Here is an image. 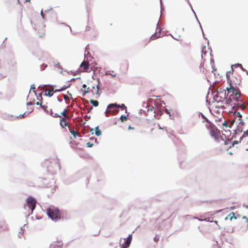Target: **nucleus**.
I'll use <instances>...</instances> for the list:
<instances>
[{
    "label": "nucleus",
    "mask_w": 248,
    "mask_h": 248,
    "mask_svg": "<svg viewBox=\"0 0 248 248\" xmlns=\"http://www.w3.org/2000/svg\"><path fill=\"white\" fill-rule=\"evenodd\" d=\"M67 88V87L64 86L59 89H56L54 91V88L52 86L50 87L48 89H46L45 91V95L46 96H51L53 95L54 92H61L65 90Z\"/></svg>",
    "instance_id": "0eeeda50"
},
{
    "label": "nucleus",
    "mask_w": 248,
    "mask_h": 248,
    "mask_svg": "<svg viewBox=\"0 0 248 248\" xmlns=\"http://www.w3.org/2000/svg\"><path fill=\"white\" fill-rule=\"evenodd\" d=\"M237 123H238V129H241L243 126H244L245 123L244 121L240 118H238V120L236 121Z\"/></svg>",
    "instance_id": "dca6fc26"
},
{
    "label": "nucleus",
    "mask_w": 248,
    "mask_h": 248,
    "mask_svg": "<svg viewBox=\"0 0 248 248\" xmlns=\"http://www.w3.org/2000/svg\"><path fill=\"white\" fill-rule=\"evenodd\" d=\"M22 9L21 7H19V12H18V19H19V22L20 23L21 22V20H22Z\"/></svg>",
    "instance_id": "a211bd4d"
},
{
    "label": "nucleus",
    "mask_w": 248,
    "mask_h": 248,
    "mask_svg": "<svg viewBox=\"0 0 248 248\" xmlns=\"http://www.w3.org/2000/svg\"><path fill=\"white\" fill-rule=\"evenodd\" d=\"M62 245V242H59V245H51L50 246V248H55L56 246H61Z\"/></svg>",
    "instance_id": "cd10ccee"
},
{
    "label": "nucleus",
    "mask_w": 248,
    "mask_h": 248,
    "mask_svg": "<svg viewBox=\"0 0 248 248\" xmlns=\"http://www.w3.org/2000/svg\"><path fill=\"white\" fill-rule=\"evenodd\" d=\"M61 115L64 116L63 118L70 119V116L68 113V109L67 108L64 109V110L61 113Z\"/></svg>",
    "instance_id": "2eb2a0df"
},
{
    "label": "nucleus",
    "mask_w": 248,
    "mask_h": 248,
    "mask_svg": "<svg viewBox=\"0 0 248 248\" xmlns=\"http://www.w3.org/2000/svg\"><path fill=\"white\" fill-rule=\"evenodd\" d=\"M90 102L95 107L98 106L99 104V103L97 100H91Z\"/></svg>",
    "instance_id": "b1692460"
},
{
    "label": "nucleus",
    "mask_w": 248,
    "mask_h": 248,
    "mask_svg": "<svg viewBox=\"0 0 248 248\" xmlns=\"http://www.w3.org/2000/svg\"><path fill=\"white\" fill-rule=\"evenodd\" d=\"M226 89L227 91L226 97H225L226 92L224 94V97H223L221 96L223 93L221 92H217L215 100L219 102L221 101V99L219 98L218 99V98H222L223 99L225 98V106L223 105L221 107L224 108H228L229 111H230L231 110L229 109V108L234 109L235 107L236 103L241 101V94L239 88H228V87H227Z\"/></svg>",
    "instance_id": "f257e3e1"
},
{
    "label": "nucleus",
    "mask_w": 248,
    "mask_h": 248,
    "mask_svg": "<svg viewBox=\"0 0 248 248\" xmlns=\"http://www.w3.org/2000/svg\"><path fill=\"white\" fill-rule=\"evenodd\" d=\"M127 119V116H121L120 117V120L122 122H124L125 121H126Z\"/></svg>",
    "instance_id": "a878e982"
},
{
    "label": "nucleus",
    "mask_w": 248,
    "mask_h": 248,
    "mask_svg": "<svg viewBox=\"0 0 248 248\" xmlns=\"http://www.w3.org/2000/svg\"><path fill=\"white\" fill-rule=\"evenodd\" d=\"M87 144L88 146V147H92V146L93 145V144L91 143L90 142H89L88 143H87Z\"/></svg>",
    "instance_id": "2f4dec72"
},
{
    "label": "nucleus",
    "mask_w": 248,
    "mask_h": 248,
    "mask_svg": "<svg viewBox=\"0 0 248 248\" xmlns=\"http://www.w3.org/2000/svg\"><path fill=\"white\" fill-rule=\"evenodd\" d=\"M158 129H162V128L160 126L159 124H154L153 127L152 128H151V133H153L154 130H157Z\"/></svg>",
    "instance_id": "f3484780"
},
{
    "label": "nucleus",
    "mask_w": 248,
    "mask_h": 248,
    "mask_svg": "<svg viewBox=\"0 0 248 248\" xmlns=\"http://www.w3.org/2000/svg\"><path fill=\"white\" fill-rule=\"evenodd\" d=\"M101 133H102V132L99 129V127L98 126H96L95 127V134L97 136H99L101 135Z\"/></svg>",
    "instance_id": "5701e85b"
},
{
    "label": "nucleus",
    "mask_w": 248,
    "mask_h": 248,
    "mask_svg": "<svg viewBox=\"0 0 248 248\" xmlns=\"http://www.w3.org/2000/svg\"><path fill=\"white\" fill-rule=\"evenodd\" d=\"M91 132H92V134H93V128L91 129Z\"/></svg>",
    "instance_id": "ea45409f"
},
{
    "label": "nucleus",
    "mask_w": 248,
    "mask_h": 248,
    "mask_svg": "<svg viewBox=\"0 0 248 248\" xmlns=\"http://www.w3.org/2000/svg\"><path fill=\"white\" fill-rule=\"evenodd\" d=\"M233 72V69L232 67L231 70L227 72L226 77L227 78V79H229L231 78V76L232 75Z\"/></svg>",
    "instance_id": "aec40b11"
},
{
    "label": "nucleus",
    "mask_w": 248,
    "mask_h": 248,
    "mask_svg": "<svg viewBox=\"0 0 248 248\" xmlns=\"http://www.w3.org/2000/svg\"><path fill=\"white\" fill-rule=\"evenodd\" d=\"M238 108H240L242 110H244L246 108V106L242 104V100L236 103L235 107L233 110H237ZM231 110L232 111L233 109H231Z\"/></svg>",
    "instance_id": "f8f14e48"
},
{
    "label": "nucleus",
    "mask_w": 248,
    "mask_h": 248,
    "mask_svg": "<svg viewBox=\"0 0 248 248\" xmlns=\"http://www.w3.org/2000/svg\"><path fill=\"white\" fill-rule=\"evenodd\" d=\"M160 31L161 30L159 29L158 31H156L155 33H154L153 35L151 36L150 39L152 40H154L159 38L161 34Z\"/></svg>",
    "instance_id": "4468645a"
},
{
    "label": "nucleus",
    "mask_w": 248,
    "mask_h": 248,
    "mask_svg": "<svg viewBox=\"0 0 248 248\" xmlns=\"http://www.w3.org/2000/svg\"><path fill=\"white\" fill-rule=\"evenodd\" d=\"M228 81L230 85L228 88H239L238 86L240 85L241 80L235 76H232L230 79H228Z\"/></svg>",
    "instance_id": "423d86ee"
},
{
    "label": "nucleus",
    "mask_w": 248,
    "mask_h": 248,
    "mask_svg": "<svg viewBox=\"0 0 248 248\" xmlns=\"http://www.w3.org/2000/svg\"><path fill=\"white\" fill-rule=\"evenodd\" d=\"M51 115L52 117H55V118H57V117H60V118H62V117H61V116L60 114H58V113H54V115H53V114H52V115Z\"/></svg>",
    "instance_id": "c85d7f7f"
},
{
    "label": "nucleus",
    "mask_w": 248,
    "mask_h": 248,
    "mask_svg": "<svg viewBox=\"0 0 248 248\" xmlns=\"http://www.w3.org/2000/svg\"><path fill=\"white\" fill-rule=\"evenodd\" d=\"M203 72L205 74H207V70H203Z\"/></svg>",
    "instance_id": "4c0bfd02"
},
{
    "label": "nucleus",
    "mask_w": 248,
    "mask_h": 248,
    "mask_svg": "<svg viewBox=\"0 0 248 248\" xmlns=\"http://www.w3.org/2000/svg\"><path fill=\"white\" fill-rule=\"evenodd\" d=\"M26 201L28 206L31 210V212H32L36 207V200L31 197H29Z\"/></svg>",
    "instance_id": "6e6552de"
},
{
    "label": "nucleus",
    "mask_w": 248,
    "mask_h": 248,
    "mask_svg": "<svg viewBox=\"0 0 248 248\" xmlns=\"http://www.w3.org/2000/svg\"><path fill=\"white\" fill-rule=\"evenodd\" d=\"M159 237L157 235H156L154 238V241L155 242H158V241L159 240Z\"/></svg>",
    "instance_id": "c756f323"
},
{
    "label": "nucleus",
    "mask_w": 248,
    "mask_h": 248,
    "mask_svg": "<svg viewBox=\"0 0 248 248\" xmlns=\"http://www.w3.org/2000/svg\"><path fill=\"white\" fill-rule=\"evenodd\" d=\"M247 151H248V148L247 149Z\"/></svg>",
    "instance_id": "864d4df0"
},
{
    "label": "nucleus",
    "mask_w": 248,
    "mask_h": 248,
    "mask_svg": "<svg viewBox=\"0 0 248 248\" xmlns=\"http://www.w3.org/2000/svg\"><path fill=\"white\" fill-rule=\"evenodd\" d=\"M205 46H204L203 49H205ZM202 53H204V55L206 54V52H205V50H204L203 49L202 50Z\"/></svg>",
    "instance_id": "72a5a7b5"
},
{
    "label": "nucleus",
    "mask_w": 248,
    "mask_h": 248,
    "mask_svg": "<svg viewBox=\"0 0 248 248\" xmlns=\"http://www.w3.org/2000/svg\"><path fill=\"white\" fill-rule=\"evenodd\" d=\"M120 107V106L119 105H117L116 103L109 104L106 110V116L108 117L110 114L117 113L119 111Z\"/></svg>",
    "instance_id": "39448f33"
},
{
    "label": "nucleus",
    "mask_w": 248,
    "mask_h": 248,
    "mask_svg": "<svg viewBox=\"0 0 248 248\" xmlns=\"http://www.w3.org/2000/svg\"><path fill=\"white\" fill-rule=\"evenodd\" d=\"M44 34H45L43 33L42 34L39 35V37H41L43 36L44 35Z\"/></svg>",
    "instance_id": "e433bc0d"
},
{
    "label": "nucleus",
    "mask_w": 248,
    "mask_h": 248,
    "mask_svg": "<svg viewBox=\"0 0 248 248\" xmlns=\"http://www.w3.org/2000/svg\"><path fill=\"white\" fill-rule=\"evenodd\" d=\"M222 144L224 145L225 146V147L223 148V149L224 150H228V147L227 146V145L229 144V143H231V141H226L224 140H222Z\"/></svg>",
    "instance_id": "412c9836"
},
{
    "label": "nucleus",
    "mask_w": 248,
    "mask_h": 248,
    "mask_svg": "<svg viewBox=\"0 0 248 248\" xmlns=\"http://www.w3.org/2000/svg\"><path fill=\"white\" fill-rule=\"evenodd\" d=\"M81 90L83 93V95H85L88 93H91L93 96H95V97H97L99 96L98 85L87 87L86 85L83 84Z\"/></svg>",
    "instance_id": "f03ea898"
},
{
    "label": "nucleus",
    "mask_w": 248,
    "mask_h": 248,
    "mask_svg": "<svg viewBox=\"0 0 248 248\" xmlns=\"http://www.w3.org/2000/svg\"><path fill=\"white\" fill-rule=\"evenodd\" d=\"M80 67L82 72H89L92 70V68L90 67V65L87 61H83L81 63Z\"/></svg>",
    "instance_id": "1a4fd4ad"
},
{
    "label": "nucleus",
    "mask_w": 248,
    "mask_h": 248,
    "mask_svg": "<svg viewBox=\"0 0 248 248\" xmlns=\"http://www.w3.org/2000/svg\"><path fill=\"white\" fill-rule=\"evenodd\" d=\"M234 143H237V141H234V142H233V144H234Z\"/></svg>",
    "instance_id": "49530a36"
},
{
    "label": "nucleus",
    "mask_w": 248,
    "mask_h": 248,
    "mask_svg": "<svg viewBox=\"0 0 248 248\" xmlns=\"http://www.w3.org/2000/svg\"><path fill=\"white\" fill-rule=\"evenodd\" d=\"M202 118H203L204 119H206V118L204 116V115L203 114H202Z\"/></svg>",
    "instance_id": "79ce46f5"
},
{
    "label": "nucleus",
    "mask_w": 248,
    "mask_h": 248,
    "mask_svg": "<svg viewBox=\"0 0 248 248\" xmlns=\"http://www.w3.org/2000/svg\"><path fill=\"white\" fill-rule=\"evenodd\" d=\"M17 2H19V0H17Z\"/></svg>",
    "instance_id": "3c124183"
},
{
    "label": "nucleus",
    "mask_w": 248,
    "mask_h": 248,
    "mask_svg": "<svg viewBox=\"0 0 248 248\" xmlns=\"http://www.w3.org/2000/svg\"><path fill=\"white\" fill-rule=\"evenodd\" d=\"M47 214L52 220H57L61 218L60 210L53 206H50L47 209Z\"/></svg>",
    "instance_id": "20e7f679"
},
{
    "label": "nucleus",
    "mask_w": 248,
    "mask_h": 248,
    "mask_svg": "<svg viewBox=\"0 0 248 248\" xmlns=\"http://www.w3.org/2000/svg\"><path fill=\"white\" fill-rule=\"evenodd\" d=\"M120 106V108H122V109H125L126 110V107L124 104H122Z\"/></svg>",
    "instance_id": "7c9ffc66"
},
{
    "label": "nucleus",
    "mask_w": 248,
    "mask_h": 248,
    "mask_svg": "<svg viewBox=\"0 0 248 248\" xmlns=\"http://www.w3.org/2000/svg\"><path fill=\"white\" fill-rule=\"evenodd\" d=\"M43 166L46 168L48 171L51 172L54 168L59 167V161L57 158L46 159L43 162Z\"/></svg>",
    "instance_id": "7ed1b4c3"
},
{
    "label": "nucleus",
    "mask_w": 248,
    "mask_h": 248,
    "mask_svg": "<svg viewBox=\"0 0 248 248\" xmlns=\"http://www.w3.org/2000/svg\"><path fill=\"white\" fill-rule=\"evenodd\" d=\"M70 133L72 134V135H73V136L74 137V138H76V136L77 135H78L79 136H80V133H77L74 130H70Z\"/></svg>",
    "instance_id": "393cba45"
},
{
    "label": "nucleus",
    "mask_w": 248,
    "mask_h": 248,
    "mask_svg": "<svg viewBox=\"0 0 248 248\" xmlns=\"http://www.w3.org/2000/svg\"><path fill=\"white\" fill-rule=\"evenodd\" d=\"M113 77H115L116 76V74H114L112 75Z\"/></svg>",
    "instance_id": "09e8293b"
},
{
    "label": "nucleus",
    "mask_w": 248,
    "mask_h": 248,
    "mask_svg": "<svg viewBox=\"0 0 248 248\" xmlns=\"http://www.w3.org/2000/svg\"><path fill=\"white\" fill-rule=\"evenodd\" d=\"M68 119H69L62 117L61 118L60 121V125L62 127L68 126V127L70 128V127L69 126V125H68V122L67 121Z\"/></svg>",
    "instance_id": "9d476101"
},
{
    "label": "nucleus",
    "mask_w": 248,
    "mask_h": 248,
    "mask_svg": "<svg viewBox=\"0 0 248 248\" xmlns=\"http://www.w3.org/2000/svg\"><path fill=\"white\" fill-rule=\"evenodd\" d=\"M234 143H237V141H234V142H233V144H234Z\"/></svg>",
    "instance_id": "de8ad7c7"
},
{
    "label": "nucleus",
    "mask_w": 248,
    "mask_h": 248,
    "mask_svg": "<svg viewBox=\"0 0 248 248\" xmlns=\"http://www.w3.org/2000/svg\"><path fill=\"white\" fill-rule=\"evenodd\" d=\"M7 2L10 3V1H7ZM10 4V3H9Z\"/></svg>",
    "instance_id": "603ef678"
},
{
    "label": "nucleus",
    "mask_w": 248,
    "mask_h": 248,
    "mask_svg": "<svg viewBox=\"0 0 248 248\" xmlns=\"http://www.w3.org/2000/svg\"><path fill=\"white\" fill-rule=\"evenodd\" d=\"M243 218H246V221H247V222L248 221V218H247V217H244Z\"/></svg>",
    "instance_id": "a19ab883"
},
{
    "label": "nucleus",
    "mask_w": 248,
    "mask_h": 248,
    "mask_svg": "<svg viewBox=\"0 0 248 248\" xmlns=\"http://www.w3.org/2000/svg\"><path fill=\"white\" fill-rule=\"evenodd\" d=\"M235 110L236 109L233 110L234 111V118L235 119L237 118V120L238 119V118L241 119L242 116H241V114L239 112H235Z\"/></svg>",
    "instance_id": "4be33fe9"
},
{
    "label": "nucleus",
    "mask_w": 248,
    "mask_h": 248,
    "mask_svg": "<svg viewBox=\"0 0 248 248\" xmlns=\"http://www.w3.org/2000/svg\"><path fill=\"white\" fill-rule=\"evenodd\" d=\"M244 135L245 136H248V130L246 131H244Z\"/></svg>",
    "instance_id": "473e14b6"
},
{
    "label": "nucleus",
    "mask_w": 248,
    "mask_h": 248,
    "mask_svg": "<svg viewBox=\"0 0 248 248\" xmlns=\"http://www.w3.org/2000/svg\"><path fill=\"white\" fill-rule=\"evenodd\" d=\"M36 104H37V105H40V103H39V102H37L36 103ZM40 105H41V104H40Z\"/></svg>",
    "instance_id": "37998d69"
},
{
    "label": "nucleus",
    "mask_w": 248,
    "mask_h": 248,
    "mask_svg": "<svg viewBox=\"0 0 248 248\" xmlns=\"http://www.w3.org/2000/svg\"><path fill=\"white\" fill-rule=\"evenodd\" d=\"M24 117V114L22 115H19V116L17 117V118H22Z\"/></svg>",
    "instance_id": "f704fd0d"
},
{
    "label": "nucleus",
    "mask_w": 248,
    "mask_h": 248,
    "mask_svg": "<svg viewBox=\"0 0 248 248\" xmlns=\"http://www.w3.org/2000/svg\"><path fill=\"white\" fill-rule=\"evenodd\" d=\"M132 240V235H130L128 236V237L127 238L126 240L125 243V245H123L122 246V248H127L129 247L130 244L131 243Z\"/></svg>",
    "instance_id": "ddd939ff"
},
{
    "label": "nucleus",
    "mask_w": 248,
    "mask_h": 248,
    "mask_svg": "<svg viewBox=\"0 0 248 248\" xmlns=\"http://www.w3.org/2000/svg\"><path fill=\"white\" fill-rule=\"evenodd\" d=\"M25 1H26V2H30V0H25Z\"/></svg>",
    "instance_id": "c03bdc74"
},
{
    "label": "nucleus",
    "mask_w": 248,
    "mask_h": 248,
    "mask_svg": "<svg viewBox=\"0 0 248 248\" xmlns=\"http://www.w3.org/2000/svg\"><path fill=\"white\" fill-rule=\"evenodd\" d=\"M210 133L211 136L217 140H218L220 137L219 132L213 129L210 130Z\"/></svg>",
    "instance_id": "9b49d317"
},
{
    "label": "nucleus",
    "mask_w": 248,
    "mask_h": 248,
    "mask_svg": "<svg viewBox=\"0 0 248 248\" xmlns=\"http://www.w3.org/2000/svg\"><path fill=\"white\" fill-rule=\"evenodd\" d=\"M134 129V127H132L130 126H129V127H128V129Z\"/></svg>",
    "instance_id": "c9c22d12"
},
{
    "label": "nucleus",
    "mask_w": 248,
    "mask_h": 248,
    "mask_svg": "<svg viewBox=\"0 0 248 248\" xmlns=\"http://www.w3.org/2000/svg\"><path fill=\"white\" fill-rule=\"evenodd\" d=\"M114 75L113 73L111 74V75L112 76V75Z\"/></svg>",
    "instance_id": "8fccbe9b"
},
{
    "label": "nucleus",
    "mask_w": 248,
    "mask_h": 248,
    "mask_svg": "<svg viewBox=\"0 0 248 248\" xmlns=\"http://www.w3.org/2000/svg\"><path fill=\"white\" fill-rule=\"evenodd\" d=\"M66 98H67V96H66V95H65L64 96V99H66Z\"/></svg>",
    "instance_id": "a18cd8bd"
},
{
    "label": "nucleus",
    "mask_w": 248,
    "mask_h": 248,
    "mask_svg": "<svg viewBox=\"0 0 248 248\" xmlns=\"http://www.w3.org/2000/svg\"><path fill=\"white\" fill-rule=\"evenodd\" d=\"M42 108L45 111L47 114L50 115H52V111L51 110L50 111H48L47 110V106L46 105H41V106Z\"/></svg>",
    "instance_id": "6ab92c4d"
},
{
    "label": "nucleus",
    "mask_w": 248,
    "mask_h": 248,
    "mask_svg": "<svg viewBox=\"0 0 248 248\" xmlns=\"http://www.w3.org/2000/svg\"><path fill=\"white\" fill-rule=\"evenodd\" d=\"M222 128H223L224 127H226V128H227V127H229V126H228V123L226 122V121H224V122H223L222 123Z\"/></svg>",
    "instance_id": "bb28decb"
},
{
    "label": "nucleus",
    "mask_w": 248,
    "mask_h": 248,
    "mask_svg": "<svg viewBox=\"0 0 248 248\" xmlns=\"http://www.w3.org/2000/svg\"><path fill=\"white\" fill-rule=\"evenodd\" d=\"M245 206L246 208L248 209V202Z\"/></svg>",
    "instance_id": "58836bf2"
}]
</instances>
